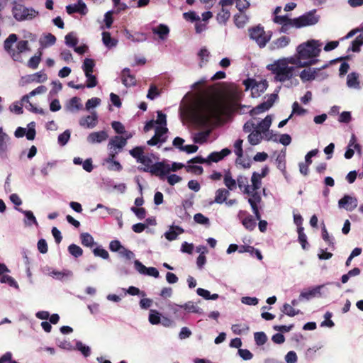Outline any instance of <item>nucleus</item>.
<instances>
[{"label": "nucleus", "mask_w": 363, "mask_h": 363, "mask_svg": "<svg viewBox=\"0 0 363 363\" xmlns=\"http://www.w3.org/2000/svg\"><path fill=\"white\" fill-rule=\"evenodd\" d=\"M145 147L137 146L130 150L129 153L137 162L143 165V167H138L140 170L163 179L164 174L168 172L167 166L164 165V162H155L158 158L153 153L145 155Z\"/></svg>", "instance_id": "obj_1"}, {"label": "nucleus", "mask_w": 363, "mask_h": 363, "mask_svg": "<svg viewBox=\"0 0 363 363\" xmlns=\"http://www.w3.org/2000/svg\"><path fill=\"white\" fill-rule=\"evenodd\" d=\"M17 40L16 34H10L4 41V48L14 61L22 62L21 53L30 50L28 42L27 40L17 42Z\"/></svg>", "instance_id": "obj_2"}, {"label": "nucleus", "mask_w": 363, "mask_h": 363, "mask_svg": "<svg viewBox=\"0 0 363 363\" xmlns=\"http://www.w3.org/2000/svg\"><path fill=\"white\" fill-rule=\"evenodd\" d=\"M222 111L223 104L214 99L202 101L198 107V115L203 122H207L213 118H217Z\"/></svg>", "instance_id": "obj_3"}, {"label": "nucleus", "mask_w": 363, "mask_h": 363, "mask_svg": "<svg viewBox=\"0 0 363 363\" xmlns=\"http://www.w3.org/2000/svg\"><path fill=\"white\" fill-rule=\"evenodd\" d=\"M321 47L322 43L319 40H310L300 44L296 48V52L303 61H311L318 60L317 57L321 52Z\"/></svg>", "instance_id": "obj_4"}, {"label": "nucleus", "mask_w": 363, "mask_h": 363, "mask_svg": "<svg viewBox=\"0 0 363 363\" xmlns=\"http://www.w3.org/2000/svg\"><path fill=\"white\" fill-rule=\"evenodd\" d=\"M267 69L275 75L274 80L281 82L291 79L294 71V67H289L287 65L286 58L279 60L273 64L267 65Z\"/></svg>", "instance_id": "obj_5"}, {"label": "nucleus", "mask_w": 363, "mask_h": 363, "mask_svg": "<svg viewBox=\"0 0 363 363\" xmlns=\"http://www.w3.org/2000/svg\"><path fill=\"white\" fill-rule=\"evenodd\" d=\"M12 14L18 21L32 20L38 15V11L20 4H15L12 8Z\"/></svg>", "instance_id": "obj_6"}, {"label": "nucleus", "mask_w": 363, "mask_h": 363, "mask_svg": "<svg viewBox=\"0 0 363 363\" xmlns=\"http://www.w3.org/2000/svg\"><path fill=\"white\" fill-rule=\"evenodd\" d=\"M319 21L320 16L316 14V9H313L298 18H293L294 27L296 28L314 26Z\"/></svg>", "instance_id": "obj_7"}, {"label": "nucleus", "mask_w": 363, "mask_h": 363, "mask_svg": "<svg viewBox=\"0 0 363 363\" xmlns=\"http://www.w3.org/2000/svg\"><path fill=\"white\" fill-rule=\"evenodd\" d=\"M248 33L250 38L254 40L259 48L265 47L271 38V35H267L260 25L250 28Z\"/></svg>", "instance_id": "obj_8"}, {"label": "nucleus", "mask_w": 363, "mask_h": 363, "mask_svg": "<svg viewBox=\"0 0 363 363\" xmlns=\"http://www.w3.org/2000/svg\"><path fill=\"white\" fill-rule=\"evenodd\" d=\"M257 191V190H253L251 189V193L248 194L250 196L248 203L251 206L256 220H259L261 218V214L259 213V204L262 202V197Z\"/></svg>", "instance_id": "obj_9"}, {"label": "nucleus", "mask_w": 363, "mask_h": 363, "mask_svg": "<svg viewBox=\"0 0 363 363\" xmlns=\"http://www.w3.org/2000/svg\"><path fill=\"white\" fill-rule=\"evenodd\" d=\"M277 99V94H272L266 101L261 103L250 110V115L253 116L268 111L273 106Z\"/></svg>", "instance_id": "obj_10"}, {"label": "nucleus", "mask_w": 363, "mask_h": 363, "mask_svg": "<svg viewBox=\"0 0 363 363\" xmlns=\"http://www.w3.org/2000/svg\"><path fill=\"white\" fill-rule=\"evenodd\" d=\"M167 131V127L157 126L155 130V135L147 142V145L153 146L165 143L167 138L166 135Z\"/></svg>", "instance_id": "obj_11"}, {"label": "nucleus", "mask_w": 363, "mask_h": 363, "mask_svg": "<svg viewBox=\"0 0 363 363\" xmlns=\"http://www.w3.org/2000/svg\"><path fill=\"white\" fill-rule=\"evenodd\" d=\"M36 135L35 123L32 121L28 124V130L25 128L18 127L14 133L16 138H22L26 135L28 140H33Z\"/></svg>", "instance_id": "obj_12"}, {"label": "nucleus", "mask_w": 363, "mask_h": 363, "mask_svg": "<svg viewBox=\"0 0 363 363\" xmlns=\"http://www.w3.org/2000/svg\"><path fill=\"white\" fill-rule=\"evenodd\" d=\"M43 272L45 274L50 276L55 279L63 281L72 277L73 273L69 269H63L62 271H57L52 269L49 267L43 268Z\"/></svg>", "instance_id": "obj_13"}, {"label": "nucleus", "mask_w": 363, "mask_h": 363, "mask_svg": "<svg viewBox=\"0 0 363 363\" xmlns=\"http://www.w3.org/2000/svg\"><path fill=\"white\" fill-rule=\"evenodd\" d=\"M340 208H344L348 211H352L357 206V199L350 195H345L338 201Z\"/></svg>", "instance_id": "obj_14"}, {"label": "nucleus", "mask_w": 363, "mask_h": 363, "mask_svg": "<svg viewBox=\"0 0 363 363\" xmlns=\"http://www.w3.org/2000/svg\"><path fill=\"white\" fill-rule=\"evenodd\" d=\"M354 150L358 152L361 153V146L357 143V138L354 134H352L351 138L350 139L347 150L345 152V157L346 159H351L354 154Z\"/></svg>", "instance_id": "obj_15"}, {"label": "nucleus", "mask_w": 363, "mask_h": 363, "mask_svg": "<svg viewBox=\"0 0 363 363\" xmlns=\"http://www.w3.org/2000/svg\"><path fill=\"white\" fill-rule=\"evenodd\" d=\"M126 144L127 138H124L121 136H115L112 138L108 144V147L110 151L109 153H111V150L113 152L118 151L119 152L126 145Z\"/></svg>", "instance_id": "obj_16"}, {"label": "nucleus", "mask_w": 363, "mask_h": 363, "mask_svg": "<svg viewBox=\"0 0 363 363\" xmlns=\"http://www.w3.org/2000/svg\"><path fill=\"white\" fill-rule=\"evenodd\" d=\"M67 13L72 14L79 13L81 15H86L88 13V9L86 4L82 0H79L77 4H69L66 6Z\"/></svg>", "instance_id": "obj_17"}, {"label": "nucleus", "mask_w": 363, "mask_h": 363, "mask_svg": "<svg viewBox=\"0 0 363 363\" xmlns=\"http://www.w3.org/2000/svg\"><path fill=\"white\" fill-rule=\"evenodd\" d=\"M98 123V115L96 111L91 112V115L82 117L79 121V124L86 128H94Z\"/></svg>", "instance_id": "obj_18"}, {"label": "nucleus", "mask_w": 363, "mask_h": 363, "mask_svg": "<svg viewBox=\"0 0 363 363\" xmlns=\"http://www.w3.org/2000/svg\"><path fill=\"white\" fill-rule=\"evenodd\" d=\"M269 172V169L267 167H265L262 169L261 173L253 172L251 177L252 182V189L253 190H258L262 185L261 179L264 177Z\"/></svg>", "instance_id": "obj_19"}, {"label": "nucleus", "mask_w": 363, "mask_h": 363, "mask_svg": "<svg viewBox=\"0 0 363 363\" xmlns=\"http://www.w3.org/2000/svg\"><path fill=\"white\" fill-rule=\"evenodd\" d=\"M286 60H287L288 65L290 63V64L295 65L297 67H310L311 65H315L319 61V60H312L311 61H303L302 58L299 57L298 53H297V55L296 57H290V58H287Z\"/></svg>", "instance_id": "obj_20"}, {"label": "nucleus", "mask_w": 363, "mask_h": 363, "mask_svg": "<svg viewBox=\"0 0 363 363\" xmlns=\"http://www.w3.org/2000/svg\"><path fill=\"white\" fill-rule=\"evenodd\" d=\"M273 21L275 23L280 24L282 26V32H286L289 29V28L294 27L293 19L289 18L287 15L275 16Z\"/></svg>", "instance_id": "obj_21"}, {"label": "nucleus", "mask_w": 363, "mask_h": 363, "mask_svg": "<svg viewBox=\"0 0 363 363\" xmlns=\"http://www.w3.org/2000/svg\"><path fill=\"white\" fill-rule=\"evenodd\" d=\"M323 287V285H319L313 289L301 291L299 295V299L309 300L313 297L320 296L321 294L320 291Z\"/></svg>", "instance_id": "obj_22"}, {"label": "nucleus", "mask_w": 363, "mask_h": 363, "mask_svg": "<svg viewBox=\"0 0 363 363\" xmlns=\"http://www.w3.org/2000/svg\"><path fill=\"white\" fill-rule=\"evenodd\" d=\"M108 137L107 133L104 130L93 132L87 136V141L91 144L100 143L105 141Z\"/></svg>", "instance_id": "obj_23"}, {"label": "nucleus", "mask_w": 363, "mask_h": 363, "mask_svg": "<svg viewBox=\"0 0 363 363\" xmlns=\"http://www.w3.org/2000/svg\"><path fill=\"white\" fill-rule=\"evenodd\" d=\"M231 150L228 148H224L220 152H213L208 157V162H218L223 160L225 157L229 155Z\"/></svg>", "instance_id": "obj_24"}, {"label": "nucleus", "mask_w": 363, "mask_h": 363, "mask_svg": "<svg viewBox=\"0 0 363 363\" xmlns=\"http://www.w3.org/2000/svg\"><path fill=\"white\" fill-rule=\"evenodd\" d=\"M236 184L242 192L245 194L251 193L252 185H249L248 178L245 176L240 175L236 179Z\"/></svg>", "instance_id": "obj_25"}, {"label": "nucleus", "mask_w": 363, "mask_h": 363, "mask_svg": "<svg viewBox=\"0 0 363 363\" xmlns=\"http://www.w3.org/2000/svg\"><path fill=\"white\" fill-rule=\"evenodd\" d=\"M118 154V151L113 152V150H111V153L108 154V157L106 160V162L109 164L108 169L118 172L122 169L121 164L118 161L114 160Z\"/></svg>", "instance_id": "obj_26"}, {"label": "nucleus", "mask_w": 363, "mask_h": 363, "mask_svg": "<svg viewBox=\"0 0 363 363\" xmlns=\"http://www.w3.org/2000/svg\"><path fill=\"white\" fill-rule=\"evenodd\" d=\"M130 71L129 68H125L122 71L121 79L123 84L125 86H133L136 83V80L134 75L130 74Z\"/></svg>", "instance_id": "obj_27"}, {"label": "nucleus", "mask_w": 363, "mask_h": 363, "mask_svg": "<svg viewBox=\"0 0 363 363\" xmlns=\"http://www.w3.org/2000/svg\"><path fill=\"white\" fill-rule=\"evenodd\" d=\"M82 106L81 99L79 97L74 96L67 102L65 108L67 111L74 113L81 110Z\"/></svg>", "instance_id": "obj_28"}, {"label": "nucleus", "mask_w": 363, "mask_h": 363, "mask_svg": "<svg viewBox=\"0 0 363 363\" xmlns=\"http://www.w3.org/2000/svg\"><path fill=\"white\" fill-rule=\"evenodd\" d=\"M272 123V116L271 115H267L263 120L256 125L255 129L263 134L264 133H266V131L269 130Z\"/></svg>", "instance_id": "obj_29"}, {"label": "nucleus", "mask_w": 363, "mask_h": 363, "mask_svg": "<svg viewBox=\"0 0 363 363\" xmlns=\"http://www.w3.org/2000/svg\"><path fill=\"white\" fill-rule=\"evenodd\" d=\"M16 209L25 215L26 219L24 220V224L26 226H30L33 224L38 225V221L31 211L23 210L21 208H16Z\"/></svg>", "instance_id": "obj_30"}, {"label": "nucleus", "mask_w": 363, "mask_h": 363, "mask_svg": "<svg viewBox=\"0 0 363 363\" xmlns=\"http://www.w3.org/2000/svg\"><path fill=\"white\" fill-rule=\"evenodd\" d=\"M9 140V137L8 135L3 132L2 128H0V156L2 157L6 156Z\"/></svg>", "instance_id": "obj_31"}, {"label": "nucleus", "mask_w": 363, "mask_h": 363, "mask_svg": "<svg viewBox=\"0 0 363 363\" xmlns=\"http://www.w3.org/2000/svg\"><path fill=\"white\" fill-rule=\"evenodd\" d=\"M315 69L307 67L300 72L299 77L303 82H311L315 80Z\"/></svg>", "instance_id": "obj_32"}, {"label": "nucleus", "mask_w": 363, "mask_h": 363, "mask_svg": "<svg viewBox=\"0 0 363 363\" xmlns=\"http://www.w3.org/2000/svg\"><path fill=\"white\" fill-rule=\"evenodd\" d=\"M152 30L154 34L158 35L162 40H166L169 33L168 26L164 24H160L157 27L153 28Z\"/></svg>", "instance_id": "obj_33"}, {"label": "nucleus", "mask_w": 363, "mask_h": 363, "mask_svg": "<svg viewBox=\"0 0 363 363\" xmlns=\"http://www.w3.org/2000/svg\"><path fill=\"white\" fill-rule=\"evenodd\" d=\"M263 139L262 133L255 129L247 136V140L252 145H257L261 143Z\"/></svg>", "instance_id": "obj_34"}, {"label": "nucleus", "mask_w": 363, "mask_h": 363, "mask_svg": "<svg viewBox=\"0 0 363 363\" xmlns=\"http://www.w3.org/2000/svg\"><path fill=\"white\" fill-rule=\"evenodd\" d=\"M102 41L104 45L108 48L116 46L118 40L112 38L109 32L104 31L102 33Z\"/></svg>", "instance_id": "obj_35"}, {"label": "nucleus", "mask_w": 363, "mask_h": 363, "mask_svg": "<svg viewBox=\"0 0 363 363\" xmlns=\"http://www.w3.org/2000/svg\"><path fill=\"white\" fill-rule=\"evenodd\" d=\"M230 195L228 190L225 189H219L216 191L214 202L217 203H223L226 201L228 196Z\"/></svg>", "instance_id": "obj_36"}, {"label": "nucleus", "mask_w": 363, "mask_h": 363, "mask_svg": "<svg viewBox=\"0 0 363 363\" xmlns=\"http://www.w3.org/2000/svg\"><path fill=\"white\" fill-rule=\"evenodd\" d=\"M223 182L228 191H233L236 188V180L232 177L231 173L229 171L225 173Z\"/></svg>", "instance_id": "obj_37"}, {"label": "nucleus", "mask_w": 363, "mask_h": 363, "mask_svg": "<svg viewBox=\"0 0 363 363\" xmlns=\"http://www.w3.org/2000/svg\"><path fill=\"white\" fill-rule=\"evenodd\" d=\"M289 42L290 39L289 37L281 36L276 40L273 41L271 44V46L272 49H280L287 46Z\"/></svg>", "instance_id": "obj_38"}, {"label": "nucleus", "mask_w": 363, "mask_h": 363, "mask_svg": "<svg viewBox=\"0 0 363 363\" xmlns=\"http://www.w3.org/2000/svg\"><path fill=\"white\" fill-rule=\"evenodd\" d=\"M248 20V16L246 14L242 13V12L234 16V23L238 28H242Z\"/></svg>", "instance_id": "obj_39"}, {"label": "nucleus", "mask_w": 363, "mask_h": 363, "mask_svg": "<svg viewBox=\"0 0 363 363\" xmlns=\"http://www.w3.org/2000/svg\"><path fill=\"white\" fill-rule=\"evenodd\" d=\"M183 309L188 313H202L203 311L192 301H188L182 305Z\"/></svg>", "instance_id": "obj_40"}, {"label": "nucleus", "mask_w": 363, "mask_h": 363, "mask_svg": "<svg viewBox=\"0 0 363 363\" xmlns=\"http://www.w3.org/2000/svg\"><path fill=\"white\" fill-rule=\"evenodd\" d=\"M175 229L177 230H178V232H176L174 229L173 227H172L168 231H167L165 233H164V236L165 238L169 240V241H172V240H174L177 239V236L179 234H181L184 232V230L182 228H181L180 227H178L177 226L175 228Z\"/></svg>", "instance_id": "obj_41"}, {"label": "nucleus", "mask_w": 363, "mask_h": 363, "mask_svg": "<svg viewBox=\"0 0 363 363\" xmlns=\"http://www.w3.org/2000/svg\"><path fill=\"white\" fill-rule=\"evenodd\" d=\"M95 66L94 61L90 58H85L82 65V69L85 75L92 73Z\"/></svg>", "instance_id": "obj_42"}, {"label": "nucleus", "mask_w": 363, "mask_h": 363, "mask_svg": "<svg viewBox=\"0 0 363 363\" xmlns=\"http://www.w3.org/2000/svg\"><path fill=\"white\" fill-rule=\"evenodd\" d=\"M230 16V11L224 7H222L221 11L217 14L216 19L219 23L225 24Z\"/></svg>", "instance_id": "obj_43"}, {"label": "nucleus", "mask_w": 363, "mask_h": 363, "mask_svg": "<svg viewBox=\"0 0 363 363\" xmlns=\"http://www.w3.org/2000/svg\"><path fill=\"white\" fill-rule=\"evenodd\" d=\"M242 223L244 227L250 231L253 230L257 225L256 220L251 215H248L246 218H245L242 220Z\"/></svg>", "instance_id": "obj_44"}, {"label": "nucleus", "mask_w": 363, "mask_h": 363, "mask_svg": "<svg viewBox=\"0 0 363 363\" xmlns=\"http://www.w3.org/2000/svg\"><path fill=\"white\" fill-rule=\"evenodd\" d=\"M80 239L84 246L91 247L94 244V238L88 233H82Z\"/></svg>", "instance_id": "obj_45"}, {"label": "nucleus", "mask_w": 363, "mask_h": 363, "mask_svg": "<svg viewBox=\"0 0 363 363\" xmlns=\"http://www.w3.org/2000/svg\"><path fill=\"white\" fill-rule=\"evenodd\" d=\"M42 52L38 51V54L31 57L28 62V66L32 69H36L41 61Z\"/></svg>", "instance_id": "obj_46"}, {"label": "nucleus", "mask_w": 363, "mask_h": 363, "mask_svg": "<svg viewBox=\"0 0 363 363\" xmlns=\"http://www.w3.org/2000/svg\"><path fill=\"white\" fill-rule=\"evenodd\" d=\"M347 84L350 88H357L359 86L358 76L356 73L352 72L347 75Z\"/></svg>", "instance_id": "obj_47"}, {"label": "nucleus", "mask_w": 363, "mask_h": 363, "mask_svg": "<svg viewBox=\"0 0 363 363\" xmlns=\"http://www.w3.org/2000/svg\"><path fill=\"white\" fill-rule=\"evenodd\" d=\"M363 45V34L358 35L352 42L351 47L349 48V50L353 52H359L360 47Z\"/></svg>", "instance_id": "obj_48"}, {"label": "nucleus", "mask_w": 363, "mask_h": 363, "mask_svg": "<svg viewBox=\"0 0 363 363\" xmlns=\"http://www.w3.org/2000/svg\"><path fill=\"white\" fill-rule=\"evenodd\" d=\"M281 311L290 317H294L296 315L301 313V311L300 310L294 309V307L289 305V303H284L283 305Z\"/></svg>", "instance_id": "obj_49"}, {"label": "nucleus", "mask_w": 363, "mask_h": 363, "mask_svg": "<svg viewBox=\"0 0 363 363\" xmlns=\"http://www.w3.org/2000/svg\"><path fill=\"white\" fill-rule=\"evenodd\" d=\"M65 40V44L70 48H74L78 43V39L73 32L67 34Z\"/></svg>", "instance_id": "obj_50"}, {"label": "nucleus", "mask_w": 363, "mask_h": 363, "mask_svg": "<svg viewBox=\"0 0 363 363\" xmlns=\"http://www.w3.org/2000/svg\"><path fill=\"white\" fill-rule=\"evenodd\" d=\"M194 220L196 223L203 225L206 227H209V225H210V220H209L208 218L203 216L201 213H196L194 216Z\"/></svg>", "instance_id": "obj_51"}, {"label": "nucleus", "mask_w": 363, "mask_h": 363, "mask_svg": "<svg viewBox=\"0 0 363 363\" xmlns=\"http://www.w3.org/2000/svg\"><path fill=\"white\" fill-rule=\"evenodd\" d=\"M322 238L330 246L331 249L333 250L335 249L334 238L329 235V233H328L325 225L322 228Z\"/></svg>", "instance_id": "obj_52"}, {"label": "nucleus", "mask_w": 363, "mask_h": 363, "mask_svg": "<svg viewBox=\"0 0 363 363\" xmlns=\"http://www.w3.org/2000/svg\"><path fill=\"white\" fill-rule=\"evenodd\" d=\"M231 329L235 334L241 335L248 332L249 326L246 324H234L232 325Z\"/></svg>", "instance_id": "obj_53"}, {"label": "nucleus", "mask_w": 363, "mask_h": 363, "mask_svg": "<svg viewBox=\"0 0 363 363\" xmlns=\"http://www.w3.org/2000/svg\"><path fill=\"white\" fill-rule=\"evenodd\" d=\"M68 251L74 257H79L83 254L82 249L75 244H71L68 247Z\"/></svg>", "instance_id": "obj_54"}, {"label": "nucleus", "mask_w": 363, "mask_h": 363, "mask_svg": "<svg viewBox=\"0 0 363 363\" xmlns=\"http://www.w3.org/2000/svg\"><path fill=\"white\" fill-rule=\"evenodd\" d=\"M298 240L301 244L303 249H307L308 242L306 235L303 233V228H298Z\"/></svg>", "instance_id": "obj_55"}, {"label": "nucleus", "mask_w": 363, "mask_h": 363, "mask_svg": "<svg viewBox=\"0 0 363 363\" xmlns=\"http://www.w3.org/2000/svg\"><path fill=\"white\" fill-rule=\"evenodd\" d=\"M0 282L1 283H7L9 286H13L15 288H18V285L17 282L13 279L11 277L6 274L0 275Z\"/></svg>", "instance_id": "obj_56"}, {"label": "nucleus", "mask_w": 363, "mask_h": 363, "mask_svg": "<svg viewBox=\"0 0 363 363\" xmlns=\"http://www.w3.org/2000/svg\"><path fill=\"white\" fill-rule=\"evenodd\" d=\"M56 165V162H48L45 164L40 169V173L43 177H47L50 172Z\"/></svg>", "instance_id": "obj_57"}, {"label": "nucleus", "mask_w": 363, "mask_h": 363, "mask_svg": "<svg viewBox=\"0 0 363 363\" xmlns=\"http://www.w3.org/2000/svg\"><path fill=\"white\" fill-rule=\"evenodd\" d=\"M242 143L243 140L242 139H238L234 143V152L237 157L239 158H242L243 155Z\"/></svg>", "instance_id": "obj_58"}, {"label": "nucleus", "mask_w": 363, "mask_h": 363, "mask_svg": "<svg viewBox=\"0 0 363 363\" xmlns=\"http://www.w3.org/2000/svg\"><path fill=\"white\" fill-rule=\"evenodd\" d=\"M77 349L82 352L84 357H89L91 354V349L89 346L84 345L82 342L78 341L76 343Z\"/></svg>", "instance_id": "obj_59"}, {"label": "nucleus", "mask_w": 363, "mask_h": 363, "mask_svg": "<svg viewBox=\"0 0 363 363\" xmlns=\"http://www.w3.org/2000/svg\"><path fill=\"white\" fill-rule=\"evenodd\" d=\"M254 337L257 345H262L267 340V335L264 332H257L255 333Z\"/></svg>", "instance_id": "obj_60"}, {"label": "nucleus", "mask_w": 363, "mask_h": 363, "mask_svg": "<svg viewBox=\"0 0 363 363\" xmlns=\"http://www.w3.org/2000/svg\"><path fill=\"white\" fill-rule=\"evenodd\" d=\"M169 310L172 312L176 318H180L181 315V310L183 309L182 305H178L176 303H169L168 305Z\"/></svg>", "instance_id": "obj_61"}, {"label": "nucleus", "mask_w": 363, "mask_h": 363, "mask_svg": "<svg viewBox=\"0 0 363 363\" xmlns=\"http://www.w3.org/2000/svg\"><path fill=\"white\" fill-rule=\"evenodd\" d=\"M69 138H70V131L69 130H66L62 133L59 135L58 138H57L58 143L62 146L65 145L67 143V142L69 141Z\"/></svg>", "instance_id": "obj_62"}, {"label": "nucleus", "mask_w": 363, "mask_h": 363, "mask_svg": "<svg viewBox=\"0 0 363 363\" xmlns=\"http://www.w3.org/2000/svg\"><path fill=\"white\" fill-rule=\"evenodd\" d=\"M149 321L152 325H156L160 323V313L155 310H151L149 315Z\"/></svg>", "instance_id": "obj_63"}, {"label": "nucleus", "mask_w": 363, "mask_h": 363, "mask_svg": "<svg viewBox=\"0 0 363 363\" xmlns=\"http://www.w3.org/2000/svg\"><path fill=\"white\" fill-rule=\"evenodd\" d=\"M101 100L99 98L94 97L89 99L85 104V108L86 110H90L91 108H94L100 104Z\"/></svg>", "instance_id": "obj_64"}]
</instances>
